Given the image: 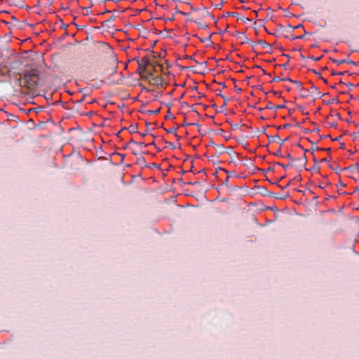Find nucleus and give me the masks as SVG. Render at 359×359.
<instances>
[{
  "label": "nucleus",
  "instance_id": "nucleus-1",
  "mask_svg": "<svg viewBox=\"0 0 359 359\" xmlns=\"http://www.w3.org/2000/svg\"><path fill=\"white\" fill-rule=\"evenodd\" d=\"M25 86L30 90L36 88L39 86V70L37 68H27L23 72Z\"/></svg>",
  "mask_w": 359,
  "mask_h": 359
},
{
  "label": "nucleus",
  "instance_id": "nucleus-2",
  "mask_svg": "<svg viewBox=\"0 0 359 359\" xmlns=\"http://www.w3.org/2000/svg\"><path fill=\"white\" fill-rule=\"evenodd\" d=\"M287 140H288V138H285V140H280V137L278 135L271 137V141H273V142L279 141V144L280 146H282L284 144V142Z\"/></svg>",
  "mask_w": 359,
  "mask_h": 359
},
{
  "label": "nucleus",
  "instance_id": "nucleus-3",
  "mask_svg": "<svg viewBox=\"0 0 359 359\" xmlns=\"http://www.w3.org/2000/svg\"><path fill=\"white\" fill-rule=\"evenodd\" d=\"M139 62L142 63V65H144V68H143L144 71H146L147 67L149 65H150V60L147 57L142 58L141 61H139Z\"/></svg>",
  "mask_w": 359,
  "mask_h": 359
},
{
  "label": "nucleus",
  "instance_id": "nucleus-4",
  "mask_svg": "<svg viewBox=\"0 0 359 359\" xmlns=\"http://www.w3.org/2000/svg\"><path fill=\"white\" fill-rule=\"evenodd\" d=\"M258 43L260 44L263 48H269L271 46L269 43H268L266 41H264V40H259L258 41Z\"/></svg>",
  "mask_w": 359,
  "mask_h": 359
},
{
  "label": "nucleus",
  "instance_id": "nucleus-5",
  "mask_svg": "<svg viewBox=\"0 0 359 359\" xmlns=\"http://www.w3.org/2000/svg\"><path fill=\"white\" fill-rule=\"evenodd\" d=\"M215 149H217V151L218 152H219L220 154L224 153V146H223V145H222V144H219V145L217 144V145H215Z\"/></svg>",
  "mask_w": 359,
  "mask_h": 359
},
{
  "label": "nucleus",
  "instance_id": "nucleus-6",
  "mask_svg": "<svg viewBox=\"0 0 359 359\" xmlns=\"http://www.w3.org/2000/svg\"><path fill=\"white\" fill-rule=\"evenodd\" d=\"M332 61H333V62H334L337 65H342L344 62H348L346 60H336V59H332Z\"/></svg>",
  "mask_w": 359,
  "mask_h": 359
},
{
  "label": "nucleus",
  "instance_id": "nucleus-7",
  "mask_svg": "<svg viewBox=\"0 0 359 359\" xmlns=\"http://www.w3.org/2000/svg\"><path fill=\"white\" fill-rule=\"evenodd\" d=\"M143 68L144 65H142V63L138 62V71L140 72V74L145 72V71L143 70Z\"/></svg>",
  "mask_w": 359,
  "mask_h": 359
},
{
  "label": "nucleus",
  "instance_id": "nucleus-8",
  "mask_svg": "<svg viewBox=\"0 0 359 359\" xmlns=\"http://www.w3.org/2000/svg\"><path fill=\"white\" fill-rule=\"evenodd\" d=\"M137 126L131 125V126L129 127V128H128V129H129V131H130V133H136V131H137Z\"/></svg>",
  "mask_w": 359,
  "mask_h": 359
},
{
  "label": "nucleus",
  "instance_id": "nucleus-9",
  "mask_svg": "<svg viewBox=\"0 0 359 359\" xmlns=\"http://www.w3.org/2000/svg\"><path fill=\"white\" fill-rule=\"evenodd\" d=\"M311 89L313 90V92H315L316 93L317 95H318V96L320 95V92L318 90V88L317 87H316L313 85L311 86Z\"/></svg>",
  "mask_w": 359,
  "mask_h": 359
},
{
  "label": "nucleus",
  "instance_id": "nucleus-10",
  "mask_svg": "<svg viewBox=\"0 0 359 359\" xmlns=\"http://www.w3.org/2000/svg\"><path fill=\"white\" fill-rule=\"evenodd\" d=\"M160 111V109H158L156 110H148L147 111V114L151 115V114H157L158 113H159Z\"/></svg>",
  "mask_w": 359,
  "mask_h": 359
},
{
  "label": "nucleus",
  "instance_id": "nucleus-11",
  "mask_svg": "<svg viewBox=\"0 0 359 359\" xmlns=\"http://www.w3.org/2000/svg\"><path fill=\"white\" fill-rule=\"evenodd\" d=\"M201 41L202 42H203V43H205V42H210V43H211V35H210L208 37H205V38H203V39H201Z\"/></svg>",
  "mask_w": 359,
  "mask_h": 359
},
{
  "label": "nucleus",
  "instance_id": "nucleus-12",
  "mask_svg": "<svg viewBox=\"0 0 359 359\" xmlns=\"http://www.w3.org/2000/svg\"><path fill=\"white\" fill-rule=\"evenodd\" d=\"M277 165L281 166L282 168H283L284 169H287V168L292 166V164H287V165H285V164H283V163H276Z\"/></svg>",
  "mask_w": 359,
  "mask_h": 359
},
{
  "label": "nucleus",
  "instance_id": "nucleus-13",
  "mask_svg": "<svg viewBox=\"0 0 359 359\" xmlns=\"http://www.w3.org/2000/svg\"><path fill=\"white\" fill-rule=\"evenodd\" d=\"M168 133H173L175 134V135H177V131H176V128L172 127L171 128H170L169 130H167Z\"/></svg>",
  "mask_w": 359,
  "mask_h": 359
},
{
  "label": "nucleus",
  "instance_id": "nucleus-14",
  "mask_svg": "<svg viewBox=\"0 0 359 359\" xmlns=\"http://www.w3.org/2000/svg\"><path fill=\"white\" fill-rule=\"evenodd\" d=\"M293 83L296 84L298 88H300L302 87V83L299 81H292Z\"/></svg>",
  "mask_w": 359,
  "mask_h": 359
},
{
  "label": "nucleus",
  "instance_id": "nucleus-15",
  "mask_svg": "<svg viewBox=\"0 0 359 359\" xmlns=\"http://www.w3.org/2000/svg\"><path fill=\"white\" fill-rule=\"evenodd\" d=\"M282 81V79H280V77L278 76H275L273 79H272V82H278V81Z\"/></svg>",
  "mask_w": 359,
  "mask_h": 359
},
{
  "label": "nucleus",
  "instance_id": "nucleus-16",
  "mask_svg": "<svg viewBox=\"0 0 359 359\" xmlns=\"http://www.w3.org/2000/svg\"><path fill=\"white\" fill-rule=\"evenodd\" d=\"M266 109H274V106L273 104L270 102L267 104V106L266 107Z\"/></svg>",
  "mask_w": 359,
  "mask_h": 359
},
{
  "label": "nucleus",
  "instance_id": "nucleus-17",
  "mask_svg": "<svg viewBox=\"0 0 359 359\" xmlns=\"http://www.w3.org/2000/svg\"><path fill=\"white\" fill-rule=\"evenodd\" d=\"M310 58H311V60H313V61L317 62V61L320 60L321 57H315L314 56H311V57H310Z\"/></svg>",
  "mask_w": 359,
  "mask_h": 359
},
{
  "label": "nucleus",
  "instance_id": "nucleus-18",
  "mask_svg": "<svg viewBox=\"0 0 359 359\" xmlns=\"http://www.w3.org/2000/svg\"><path fill=\"white\" fill-rule=\"evenodd\" d=\"M238 128H239V125L238 124L231 125V129L232 130H236Z\"/></svg>",
  "mask_w": 359,
  "mask_h": 359
},
{
  "label": "nucleus",
  "instance_id": "nucleus-19",
  "mask_svg": "<svg viewBox=\"0 0 359 359\" xmlns=\"http://www.w3.org/2000/svg\"><path fill=\"white\" fill-rule=\"evenodd\" d=\"M115 18H115V16L111 15V17L107 20V22H113V21H114Z\"/></svg>",
  "mask_w": 359,
  "mask_h": 359
},
{
  "label": "nucleus",
  "instance_id": "nucleus-20",
  "mask_svg": "<svg viewBox=\"0 0 359 359\" xmlns=\"http://www.w3.org/2000/svg\"><path fill=\"white\" fill-rule=\"evenodd\" d=\"M283 107H284V105H276V106H274V109L276 110L281 109V108H283Z\"/></svg>",
  "mask_w": 359,
  "mask_h": 359
},
{
  "label": "nucleus",
  "instance_id": "nucleus-21",
  "mask_svg": "<svg viewBox=\"0 0 359 359\" xmlns=\"http://www.w3.org/2000/svg\"><path fill=\"white\" fill-rule=\"evenodd\" d=\"M282 81H290L291 83H292L293 80H292L291 79H290L289 77H286V78H284V79H282Z\"/></svg>",
  "mask_w": 359,
  "mask_h": 359
},
{
  "label": "nucleus",
  "instance_id": "nucleus-22",
  "mask_svg": "<svg viewBox=\"0 0 359 359\" xmlns=\"http://www.w3.org/2000/svg\"><path fill=\"white\" fill-rule=\"evenodd\" d=\"M288 159H290L291 161H294V158H292V155L290 154H288L286 156Z\"/></svg>",
  "mask_w": 359,
  "mask_h": 359
},
{
  "label": "nucleus",
  "instance_id": "nucleus-23",
  "mask_svg": "<svg viewBox=\"0 0 359 359\" xmlns=\"http://www.w3.org/2000/svg\"><path fill=\"white\" fill-rule=\"evenodd\" d=\"M313 73L316 74V76H318L320 79L322 78V76L320 73H318V72H316V70H313Z\"/></svg>",
  "mask_w": 359,
  "mask_h": 359
},
{
  "label": "nucleus",
  "instance_id": "nucleus-24",
  "mask_svg": "<svg viewBox=\"0 0 359 359\" xmlns=\"http://www.w3.org/2000/svg\"><path fill=\"white\" fill-rule=\"evenodd\" d=\"M332 75H342L344 74V72H333L332 73Z\"/></svg>",
  "mask_w": 359,
  "mask_h": 359
},
{
  "label": "nucleus",
  "instance_id": "nucleus-25",
  "mask_svg": "<svg viewBox=\"0 0 359 359\" xmlns=\"http://www.w3.org/2000/svg\"><path fill=\"white\" fill-rule=\"evenodd\" d=\"M228 180H229V176L226 177V179L223 182V184L226 186V187H228Z\"/></svg>",
  "mask_w": 359,
  "mask_h": 359
},
{
  "label": "nucleus",
  "instance_id": "nucleus-26",
  "mask_svg": "<svg viewBox=\"0 0 359 359\" xmlns=\"http://www.w3.org/2000/svg\"><path fill=\"white\" fill-rule=\"evenodd\" d=\"M275 155L278 156H282L280 150H279L276 153H275Z\"/></svg>",
  "mask_w": 359,
  "mask_h": 359
},
{
  "label": "nucleus",
  "instance_id": "nucleus-27",
  "mask_svg": "<svg viewBox=\"0 0 359 359\" xmlns=\"http://www.w3.org/2000/svg\"><path fill=\"white\" fill-rule=\"evenodd\" d=\"M219 84L221 86H222L223 88H225V87H226L225 83H224V82L219 83Z\"/></svg>",
  "mask_w": 359,
  "mask_h": 359
},
{
  "label": "nucleus",
  "instance_id": "nucleus-28",
  "mask_svg": "<svg viewBox=\"0 0 359 359\" xmlns=\"http://www.w3.org/2000/svg\"><path fill=\"white\" fill-rule=\"evenodd\" d=\"M320 79H322L325 83H327V80L324 79L323 76H322V78H320Z\"/></svg>",
  "mask_w": 359,
  "mask_h": 359
},
{
  "label": "nucleus",
  "instance_id": "nucleus-29",
  "mask_svg": "<svg viewBox=\"0 0 359 359\" xmlns=\"http://www.w3.org/2000/svg\"><path fill=\"white\" fill-rule=\"evenodd\" d=\"M152 76V74H151V73H149V74H147V78L148 79V78H149V77H150V76Z\"/></svg>",
  "mask_w": 359,
  "mask_h": 359
},
{
  "label": "nucleus",
  "instance_id": "nucleus-30",
  "mask_svg": "<svg viewBox=\"0 0 359 359\" xmlns=\"http://www.w3.org/2000/svg\"><path fill=\"white\" fill-rule=\"evenodd\" d=\"M92 6H93L92 4H91V5H90V6H88V8H86V9L87 11H88V9H89L90 8H91V7H92Z\"/></svg>",
  "mask_w": 359,
  "mask_h": 359
},
{
  "label": "nucleus",
  "instance_id": "nucleus-31",
  "mask_svg": "<svg viewBox=\"0 0 359 359\" xmlns=\"http://www.w3.org/2000/svg\"><path fill=\"white\" fill-rule=\"evenodd\" d=\"M92 6H93L92 4H91V5H90V6H88V8H86V9L87 11H88V9H89L90 8H91V7H92Z\"/></svg>",
  "mask_w": 359,
  "mask_h": 359
},
{
  "label": "nucleus",
  "instance_id": "nucleus-32",
  "mask_svg": "<svg viewBox=\"0 0 359 359\" xmlns=\"http://www.w3.org/2000/svg\"><path fill=\"white\" fill-rule=\"evenodd\" d=\"M154 79L155 80V81L158 82L159 79H158V77H156Z\"/></svg>",
  "mask_w": 359,
  "mask_h": 359
},
{
  "label": "nucleus",
  "instance_id": "nucleus-33",
  "mask_svg": "<svg viewBox=\"0 0 359 359\" xmlns=\"http://www.w3.org/2000/svg\"><path fill=\"white\" fill-rule=\"evenodd\" d=\"M336 169H337L338 170H341V169H340V168H339V165H336Z\"/></svg>",
  "mask_w": 359,
  "mask_h": 359
},
{
  "label": "nucleus",
  "instance_id": "nucleus-34",
  "mask_svg": "<svg viewBox=\"0 0 359 359\" xmlns=\"http://www.w3.org/2000/svg\"><path fill=\"white\" fill-rule=\"evenodd\" d=\"M170 147H172V149L175 148V146L173 145V144L170 143Z\"/></svg>",
  "mask_w": 359,
  "mask_h": 359
},
{
  "label": "nucleus",
  "instance_id": "nucleus-35",
  "mask_svg": "<svg viewBox=\"0 0 359 359\" xmlns=\"http://www.w3.org/2000/svg\"><path fill=\"white\" fill-rule=\"evenodd\" d=\"M319 187H320V188L323 189V188H325V186H323V184H320V185H319Z\"/></svg>",
  "mask_w": 359,
  "mask_h": 359
},
{
  "label": "nucleus",
  "instance_id": "nucleus-36",
  "mask_svg": "<svg viewBox=\"0 0 359 359\" xmlns=\"http://www.w3.org/2000/svg\"><path fill=\"white\" fill-rule=\"evenodd\" d=\"M289 185H290V183H288V184H287L285 187H281V189H284V188H285V187H288Z\"/></svg>",
  "mask_w": 359,
  "mask_h": 359
},
{
  "label": "nucleus",
  "instance_id": "nucleus-37",
  "mask_svg": "<svg viewBox=\"0 0 359 359\" xmlns=\"http://www.w3.org/2000/svg\"><path fill=\"white\" fill-rule=\"evenodd\" d=\"M18 83L20 84V83H21V81H22V79H19L18 80Z\"/></svg>",
  "mask_w": 359,
  "mask_h": 359
},
{
  "label": "nucleus",
  "instance_id": "nucleus-38",
  "mask_svg": "<svg viewBox=\"0 0 359 359\" xmlns=\"http://www.w3.org/2000/svg\"><path fill=\"white\" fill-rule=\"evenodd\" d=\"M321 161L322 162H325V161H327V159L326 158H323V159L321 160Z\"/></svg>",
  "mask_w": 359,
  "mask_h": 359
},
{
  "label": "nucleus",
  "instance_id": "nucleus-39",
  "mask_svg": "<svg viewBox=\"0 0 359 359\" xmlns=\"http://www.w3.org/2000/svg\"><path fill=\"white\" fill-rule=\"evenodd\" d=\"M109 13V11L106 10L102 13Z\"/></svg>",
  "mask_w": 359,
  "mask_h": 359
},
{
  "label": "nucleus",
  "instance_id": "nucleus-40",
  "mask_svg": "<svg viewBox=\"0 0 359 359\" xmlns=\"http://www.w3.org/2000/svg\"><path fill=\"white\" fill-rule=\"evenodd\" d=\"M236 90L240 93L241 91V88H236Z\"/></svg>",
  "mask_w": 359,
  "mask_h": 359
},
{
  "label": "nucleus",
  "instance_id": "nucleus-41",
  "mask_svg": "<svg viewBox=\"0 0 359 359\" xmlns=\"http://www.w3.org/2000/svg\"><path fill=\"white\" fill-rule=\"evenodd\" d=\"M349 62V63H351V64H353V65H355V62H352V61H351V62Z\"/></svg>",
  "mask_w": 359,
  "mask_h": 359
},
{
  "label": "nucleus",
  "instance_id": "nucleus-42",
  "mask_svg": "<svg viewBox=\"0 0 359 359\" xmlns=\"http://www.w3.org/2000/svg\"><path fill=\"white\" fill-rule=\"evenodd\" d=\"M278 198H280V199H284L285 198V197H282V196H278Z\"/></svg>",
  "mask_w": 359,
  "mask_h": 359
},
{
  "label": "nucleus",
  "instance_id": "nucleus-43",
  "mask_svg": "<svg viewBox=\"0 0 359 359\" xmlns=\"http://www.w3.org/2000/svg\"><path fill=\"white\" fill-rule=\"evenodd\" d=\"M330 168L331 169H334V167L332 166V165H330Z\"/></svg>",
  "mask_w": 359,
  "mask_h": 359
},
{
  "label": "nucleus",
  "instance_id": "nucleus-44",
  "mask_svg": "<svg viewBox=\"0 0 359 359\" xmlns=\"http://www.w3.org/2000/svg\"><path fill=\"white\" fill-rule=\"evenodd\" d=\"M211 144H212L215 147V144L214 142H211Z\"/></svg>",
  "mask_w": 359,
  "mask_h": 359
},
{
  "label": "nucleus",
  "instance_id": "nucleus-45",
  "mask_svg": "<svg viewBox=\"0 0 359 359\" xmlns=\"http://www.w3.org/2000/svg\"><path fill=\"white\" fill-rule=\"evenodd\" d=\"M220 95L222 97V98H223L224 100H225V99H226V98H225V97H224V95Z\"/></svg>",
  "mask_w": 359,
  "mask_h": 359
},
{
  "label": "nucleus",
  "instance_id": "nucleus-46",
  "mask_svg": "<svg viewBox=\"0 0 359 359\" xmlns=\"http://www.w3.org/2000/svg\"><path fill=\"white\" fill-rule=\"evenodd\" d=\"M262 72H263V73H264V74H266L265 70H264V69H262Z\"/></svg>",
  "mask_w": 359,
  "mask_h": 359
},
{
  "label": "nucleus",
  "instance_id": "nucleus-47",
  "mask_svg": "<svg viewBox=\"0 0 359 359\" xmlns=\"http://www.w3.org/2000/svg\"><path fill=\"white\" fill-rule=\"evenodd\" d=\"M353 166H355V168H358V164H355V165H353Z\"/></svg>",
  "mask_w": 359,
  "mask_h": 359
},
{
  "label": "nucleus",
  "instance_id": "nucleus-48",
  "mask_svg": "<svg viewBox=\"0 0 359 359\" xmlns=\"http://www.w3.org/2000/svg\"><path fill=\"white\" fill-rule=\"evenodd\" d=\"M330 151V148L327 149V151Z\"/></svg>",
  "mask_w": 359,
  "mask_h": 359
},
{
  "label": "nucleus",
  "instance_id": "nucleus-49",
  "mask_svg": "<svg viewBox=\"0 0 359 359\" xmlns=\"http://www.w3.org/2000/svg\"><path fill=\"white\" fill-rule=\"evenodd\" d=\"M273 170V169H272V168H271V167L269 168V170Z\"/></svg>",
  "mask_w": 359,
  "mask_h": 359
}]
</instances>
